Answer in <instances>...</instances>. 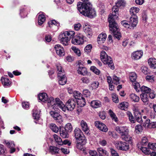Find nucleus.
Returning <instances> with one entry per match:
<instances>
[{"mask_svg":"<svg viewBox=\"0 0 156 156\" xmlns=\"http://www.w3.org/2000/svg\"><path fill=\"white\" fill-rule=\"evenodd\" d=\"M77 9L81 14L89 18H93L96 16V11L92 8L91 3L85 4L82 7H77Z\"/></svg>","mask_w":156,"mask_h":156,"instance_id":"obj_1","label":"nucleus"},{"mask_svg":"<svg viewBox=\"0 0 156 156\" xmlns=\"http://www.w3.org/2000/svg\"><path fill=\"white\" fill-rule=\"evenodd\" d=\"M67 35L69 37V40L72 38L71 42L76 45L82 44L84 42V36L82 34L78 33L76 35L74 36L75 33L73 31H66Z\"/></svg>","mask_w":156,"mask_h":156,"instance_id":"obj_2","label":"nucleus"},{"mask_svg":"<svg viewBox=\"0 0 156 156\" xmlns=\"http://www.w3.org/2000/svg\"><path fill=\"white\" fill-rule=\"evenodd\" d=\"M108 21L110 31L112 32L115 37L119 40L122 37L121 33L119 32V29L118 28L117 23L115 22L113 17H109Z\"/></svg>","mask_w":156,"mask_h":156,"instance_id":"obj_3","label":"nucleus"},{"mask_svg":"<svg viewBox=\"0 0 156 156\" xmlns=\"http://www.w3.org/2000/svg\"><path fill=\"white\" fill-rule=\"evenodd\" d=\"M140 10L139 8L133 7L131 8L130 9V13L132 14L130 17V22L134 26L137 25L138 23V17L136 14L138 13Z\"/></svg>","mask_w":156,"mask_h":156,"instance_id":"obj_4","label":"nucleus"},{"mask_svg":"<svg viewBox=\"0 0 156 156\" xmlns=\"http://www.w3.org/2000/svg\"><path fill=\"white\" fill-rule=\"evenodd\" d=\"M74 132L75 137L77 141L79 140H83L81 141V143L82 144L85 143L87 139L81 130L78 128H76L75 129Z\"/></svg>","mask_w":156,"mask_h":156,"instance_id":"obj_5","label":"nucleus"},{"mask_svg":"<svg viewBox=\"0 0 156 156\" xmlns=\"http://www.w3.org/2000/svg\"><path fill=\"white\" fill-rule=\"evenodd\" d=\"M114 144L116 148L119 150L126 151L129 148V144L125 142L118 140L115 142Z\"/></svg>","mask_w":156,"mask_h":156,"instance_id":"obj_6","label":"nucleus"},{"mask_svg":"<svg viewBox=\"0 0 156 156\" xmlns=\"http://www.w3.org/2000/svg\"><path fill=\"white\" fill-rule=\"evenodd\" d=\"M77 100L76 98H71L69 99L66 103V106L68 110L71 111L75 108L77 104Z\"/></svg>","mask_w":156,"mask_h":156,"instance_id":"obj_7","label":"nucleus"},{"mask_svg":"<svg viewBox=\"0 0 156 156\" xmlns=\"http://www.w3.org/2000/svg\"><path fill=\"white\" fill-rule=\"evenodd\" d=\"M67 35L66 31H65L60 34L58 37L60 41L65 46L68 45V42L70 41L69 37H68Z\"/></svg>","mask_w":156,"mask_h":156,"instance_id":"obj_8","label":"nucleus"},{"mask_svg":"<svg viewBox=\"0 0 156 156\" xmlns=\"http://www.w3.org/2000/svg\"><path fill=\"white\" fill-rule=\"evenodd\" d=\"M133 113L136 121L139 122H142L141 113L137 108L134 107L133 109Z\"/></svg>","mask_w":156,"mask_h":156,"instance_id":"obj_9","label":"nucleus"},{"mask_svg":"<svg viewBox=\"0 0 156 156\" xmlns=\"http://www.w3.org/2000/svg\"><path fill=\"white\" fill-rule=\"evenodd\" d=\"M50 114L57 122L61 123L62 122V116L59 113L53 111H51Z\"/></svg>","mask_w":156,"mask_h":156,"instance_id":"obj_10","label":"nucleus"},{"mask_svg":"<svg viewBox=\"0 0 156 156\" xmlns=\"http://www.w3.org/2000/svg\"><path fill=\"white\" fill-rule=\"evenodd\" d=\"M95 126L100 130L106 132L108 130L107 126L103 123L99 121H96L94 123Z\"/></svg>","mask_w":156,"mask_h":156,"instance_id":"obj_11","label":"nucleus"},{"mask_svg":"<svg viewBox=\"0 0 156 156\" xmlns=\"http://www.w3.org/2000/svg\"><path fill=\"white\" fill-rule=\"evenodd\" d=\"M55 49L57 55L59 56H63L65 54L64 48L59 44H56L54 47Z\"/></svg>","mask_w":156,"mask_h":156,"instance_id":"obj_12","label":"nucleus"},{"mask_svg":"<svg viewBox=\"0 0 156 156\" xmlns=\"http://www.w3.org/2000/svg\"><path fill=\"white\" fill-rule=\"evenodd\" d=\"M60 135L63 138H68L69 137V133L65 129L63 126H61L59 128Z\"/></svg>","mask_w":156,"mask_h":156,"instance_id":"obj_13","label":"nucleus"},{"mask_svg":"<svg viewBox=\"0 0 156 156\" xmlns=\"http://www.w3.org/2000/svg\"><path fill=\"white\" fill-rule=\"evenodd\" d=\"M52 106L58 107L62 109L63 111H65L64 108V105L59 98H55V102L54 104H53Z\"/></svg>","mask_w":156,"mask_h":156,"instance_id":"obj_14","label":"nucleus"},{"mask_svg":"<svg viewBox=\"0 0 156 156\" xmlns=\"http://www.w3.org/2000/svg\"><path fill=\"white\" fill-rule=\"evenodd\" d=\"M1 81L3 86L5 87H9L12 83L9 79L7 78L2 77L1 79Z\"/></svg>","mask_w":156,"mask_h":156,"instance_id":"obj_15","label":"nucleus"},{"mask_svg":"<svg viewBox=\"0 0 156 156\" xmlns=\"http://www.w3.org/2000/svg\"><path fill=\"white\" fill-rule=\"evenodd\" d=\"M115 129L118 133L121 134V136L128 133V130L123 126H117Z\"/></svg>","mask_w":156,"mask_h":156,"instance_id":"obj_16","label":"nucleus"},{"mask_svg":"<svg viewBox=\"0 0 156 156\" xmlns=\"http://www.w3.org/2000/svg\"><path fill=\"white\" fill-rule=\"evenodd\" d=\"M143 54V52L141 51H137L133 52L132 54V58L135 60H138L140 58Z\"/></svg>","mask_w":156,"mask_h":156,"instance_id":"obj_17","label":"nucleus"},{"mask_svg":"<svg viewBox=\"0 0 156 156\" xmlns=\"http://www.w3.org/2000/svg\"><path fill=\"white\" fill-rule=\"evenodd\" d=\"M148 63L151 68L156 69V59L151 58L148 59Z\"/></svg>","mask_w":156,"mask_h":156,"instance_id":"obj_18","label":"nucleus"},{"mask_svg":"<svg viewBox=\"0 0 156 156\" xmlns=\"http://www.w3.org/2000/svg\"><path fill=\"white\" fill-rule=\"evenodd\" d=\"M81 126L82 130L87 134L90 135V134L89 133L90 130L87 126L86 122L83 120H82L81 122Z\"/></svg>","mask_w":156,"mask_h":156,"instance_id":"obj_19","label":"nucleus"},{"mask_svg":"<svg viewBox=\"0 0 156 156\" xmlns=\"http://www.w3.org/2000/svg\"><path fill=\"white\" fill-rule=\"evenodd\" d=\"M121 23L122 26L125 27L127 28H130V27H133V28L136 27L137 25H136L135 26H134L132 24V23L130 22V18L129 20V21L126 20H123L121 22Z\"/></svg>","mask_w":156,"mask_h":156,"instance_id":"obj_20","label":"nucleus"},{"mask_svg":"<svg viewBox=\"0 0 156 156\" xmlns=\"http://www.w3.org/2000/svg\"><path fill=\"white\" fill-rule=\"evenodd\" d=\"M58 77H59V80L58 81L59 84L61 85H65L66 83L67 79L65 74L62 73L61 75H58Z\"/></svg>","mask_w":156,"mask_h":156,"instance_id":"obj_21","label":"nucleus"},{"mask_svg":"<svg viewBox=\"0 0 156 156\" xmlns=\"http://www.w3.org/2000/svg\"><path fill=\"white\" fill-rule=\"evenodd\" d=\"M76 98L77 99H76L77 100L76 103L77 105L81 107H83L85 105V100L83 96L79 98H78L77 97Z\"/></svg>","mask_w":156,"mask_h":156,"instance_id":"obj_22","label":"nucleus"},{"mask_svg":"<svg viewBox=\"0 0 156 156\" xmlns=\"http://www.w3.org/2000/svg\"><path fill=\"white\" fill-rule=\"evenodd\" d=\"M39 100L44 103L47 102V100L48 98V96L45 93L40 94L38 96Z\"/></svg>","mask_w":156,"mask_h":156,"instance_id":"obj_23","label":"nucleus"},{"mask_svg":"<svg viewBox=\"0 0 156 156\" xmlns=\"http://www.w3.org/2000/svg\"><path fill=\"white\" fill-rule=\"evenodd\" d=\"M54 26H56L58 27L60 26V23L59 22L54 20H50L48 23V26H47V27H49L50 28H51Z\"/></svg>","mask_w":156,"mask_h":156,"instance_id":"obj_24","label":"nucleus"},{"mask_svg":"<svg viewBox=\"0 0 156 156\" xmlns=\"http://www.w3.org/2000/svg\"><path fill=\"white\" fill-rule=\"evenodd\" d=\"M106 37L107 35L106 34L103 33L100 34L98 35L97 39V41L98 43H101V42H99V41L100 42L101 41L103 43L106 40Z\"/></svg>","mask_w":156,"mask_h":156,"instance_id":"obj_25","label":"nucleus"},{"mask_svg":"<svg viewBox=\"0 0 156 156\" xmlns=\"http://www.w3.org/2000/svg\"><path fill=\"white\" fill-rule=\"evenodd\" d=\"M83 30L88 37L90 38L92 36L93 33L91 28L86 27H84L83 28Z\"/></svg>","mask_w":156,"mask_h":156,"instance_id":"obj_26","label":"nucleus"},{"mask_svg":"<svg viewBox=\"0 0 156 156\" xmlns=\"http://www.w3.org/2000/svg\"><path fill=\"white\" fill-rule=\"evenodd\" d=\"M78 73L79 74H81L83 75H86L87 73V69L86 68L79 66L78 67Z\"/></svg>","mask_w":156,"mask_h":156,"instance_id":"obj_27","label":"nucleus"},{"mask_svg":"<svg viewBox=\"0 0 156 156\" xmlns=\"http://www.w3.org/2000/svg\"><path fill=\"white\" fill-rule=\"evenodd\" d=\"M90 105L94 108H97L101 106V104L99 101L93 100L90 102Z\"/></svg>","mask_w":156,"mask_h":156,"instance_id":"obj_28","label":"nucleus"},{"mask_svg":"<svg viewBox=\"0 0 156 156\" xmlns=\"http://www.w3.org/2000/svg\"><path fill=\"white\" fill-rule=\"evenodd\" d=\"M59 150L58 148L55 146H51L49 147V151L52 154H58Z\"/></svg>","mask_w":156,"mask_h":156,"instance_id":"obj_29","label":"nucleus"},{"mask_svg":"<svg viewBox=\"0 0 156 156\" xmlns=\"http://www.w3.org/2000/svg\"><path fill=\"white\" fill-rule=\"evenodd\" d=\"M46 18L43 14L39 15L38 18V24L39 25H41L45 21Z\"/></svg>","mask_w":156,"mask_h":156,"instance_id":"obj_30","label":"nucleus"},{"mask_svg":"<svg viewBox=\"0 0 156 156\" xmlns=\"http://www.w3.org/2000/svg\"><path fill=\"white\" fill-rule=\"evenodd\" d=\"M82 141L83 140H80L77 141L76 147L77 148L79 149L81 151H84V149L83 148V146L86 144L87 142V140H86V142L84 144H82L81 143V141Z\"/></svg>","mask_w":156,"mask_h":156,"instance_id":"obj_31","label":"nucleus"},{"mask_svg":"<svg viewBox=\"0 0 156 156\" xmlns=\"http://www.w3.org/2000/svg\"><path fill=\"white\" fill-rule=\"evenodd\" d=\"M100 56L102 61L105 64L106 63H107V62L105 60H106V58H104V57H106L107 58V59H108V56L107 55L105 51H102L101 53Z\"/></svg>","mask_w":156,"mask_h":156,"instance_id":"obj_32","label":"nucleus"},{"mask_svg":"<svg viewBox=\"0 0 156 156\" xmlns=\"http://www.w3.org/2000/svg\"><path fill=\"white\" fill-rule=\"evenodd\" d=\"M140 98L141 100L144 103H147L148 101V94L145 93H142L141 94Z\"/></svg>","mask_w":156,"mask_h":156,"instance_id":"obj_33","label":"nucleus"},{"mask_svg":"<svg viewBox=\"0 0 156 156\" xmlns=\"http://www.w3.org/2000/svg\"><path fill=\"white\" fill-rule=\"evenodd\" d=\"M138 147L140 148L142 152L145 155H148L151 153V151L149 150V148H147L146 147H142L141 146H140H140H138Z\"/></svg>","mask_w":156,"mask_h":156,"instance_id":"obj_34","label":"nucleus"},{"mask_svg":"<svg viewBox=\"0 0 156 156\" xmlns=\"http://www.w3.org/2000/svg\"><path fill=\"white\" fill-rule=\"evenodd\" d=\"M115 4L119 8L122 9L125 6L126 2L124 0H118Z\"/></svg>","mask_w":156,"mask_h":156,"instance_id":"obj_35","label":"nucleus"},{"mask_svg":"<svg viewBox=\"0 0 156 156\" xmlns=\"http://www.w3.org/2000/svg\"><path fill=\"white\" fill-rule=\"evenodd\" d=\"M129 103L126 101H124L120 103L119 105V108L122 110H125L129 106Z\"/></svg>","mask_w":156,"mask_h":156,"instance_id":"obj_36","label":"nucleus"},{"mask_svg":"<svg viewBox=\"0 0 156 156\" xmlns=\"http://www.w3.org/2000/svg\"><path fill=\"white\" fill-rule=\"evenodd\" d=\"M97 151L99 156H105L107 151L101 147L98 148Z\"/></svg>","mask_w":156,"mask_h":156,"instance_id":"obj_37","label":"nucleus"},{"mask_svg":"<svg viewBox=\"0 0 156 156\" xmlns=\"http://www.w3.org/2000/svg\"><path fill=\"white\" fill-rule=\"evenodd\" d=\"M129 96L132 101L134 102H138L140 100L139 97L135 94H130Z\"/></svg>","mask_w":156,"mask_h":156,"instance_id":"obj_38","label":"nucleus"},{"mask_svg":"<svg viewBox=\"0 0 156 156\" xmlns=\"http://www.w3.org/2000/svg\"><path fill=\"white\" fill-rule=\"evenodd\" d=\"M140 91L142 92V93H145L147 94L151 91V89L147 87L143 86L141 87Z\"/></svg>","mask_w":156,"mask_h":156,"instance_id":"obj_39","label":"nucleus"},{"mask_svg":"<svg viewBox=\"0 0 156 156\" xmlns=\"http://www.w3.org/2000/svg\"><path fill=\"white\" fill-rule=\"evenodd\" d=\"M127 115L129 117V120L131 123H134L136 122V120L131 112H128Z\"/></svg>","mask_w":156,"mask_h":156,"instance_id":"obj_40","label":"nucleus"},{"mask_svg":"<svg viewBox=\"0 0 156 156\" xmlns=\"http://www.w3.org/2000/svg\"><path fill=\"white\" fill-rule=\"evenodd\" d=\"M82 2H79L77 5V7H81L83 6L85 4H87L88 3H91L89 1L90 0H81Z\"/></svg>","mask_w":156,"mask_h":156,"instance_id":"obj_41","label":"nucleus"},{"mask_svg":"<svg viewBox=\"0 0 156 156\" xmlns=\"http://www.w3.org/2000/svg\"><path fill=\"white\" fill-rule=\"evenodd\" d=\"M33 116L34 120H38L40 118V114L38 111L37 110H34L33 113Z\"/></svg>","mask_w":156,"mask_h":156,"instance_id":"obj_42","label":"nucleus"},{"mask_svg":"<svg viewBox=\"0 0 156 156\" xmlns=\"http://www.w3.org/2000/svg\"><path fill=\"white\" fill-rule=\"evenodd\" d=\"M64 127L65 129L69 133H71L73 130L72 125L70 123H67Z\"/></svg>","mask_w":156,"mask_h":156,"instance_id":"obj_43","label":"nucleus"},{"mask_svg":"<svg viewBox=\"0 0 156 156\" xmlns=\"http://www.w3.org/2000/svg\"><path fill=\"white\" fill-rule=\"evenodd\" d=\"M53 136L55 141L58 145H62V140L61 138L56 134H54Z\"/></svg>","mask_w":156,"mask_h":156,"instance_id":"obj_44","label":"nucleus"},{"mask_svg":"<svg viewBox=\"0 0 156 156\" xmlns=\"http://www.w3.org/2000/svg\"><path fill=\"white\" fill-rule=\"evenodd\" d=\"M56 67L58 73V75H62V73L65 74L64 70L62 69V67L60 64L56 65Z\"/></svg>","mask_w":156,"mask_h":156,"instance_id":"obj_45","label":"nucleus"},{"mask_svg":"<svg viewBox=\"0 0 156 156\" xmlns=\"http://www.w3.org/2000/svg\"><path fill=\"white\" fill-rule=\"evenodd\" d=\"M119 8L116 5L113 7L112 9L113 11V16H117L116 14H118Z\"/></svg>","mask_w":156,"mask_h":156,"instance_id":"obj_46","label":"nucleus"},{"mask_svg":"<svg viewBox=\"0 0 156 156\" xmlns=\"http://www.w3.org/2000/svg\"><path fill=\"white\" fill-rule=\"evenodd\" d=\"M137 77L136 74L134 73H130L129 76L130 80L132 82H135Z\"/></svg>","mask_w":156,"mask_h":156,"instance_id":"obj_47","label":"nucleus"},{"mask_svg":"<svg viewBox=\"0 0 156 156\" xmlns=\"http://www.w3.org/2000/svg\"><path fill=\"white\" fill-rule=\"evenodd\" d=\"M134 88L136 90L137 92L140 91L141 89L140 83L136 81L133 84Z\"/></svg>","mask_w":156,"mask_h":156,"instance_id":"obj_48","label":"nucleus"},{"mask_svg":"<svg viewBox=\"0 0 156 156\" xmlns=\"http://www.w3.org/2000/svg\"><path fill=\"white\" fill-rule=\"evenodd\" d=\"M107 64H108L109 67L111 69L113 70L115 69V66L112 58H110V60H109V61L107 62Z\"/></svg>","mask_w":156,"mask_h":156,"instance_id":"obj_49","label":"nucleus"},{"mask_svg":"<svg viewBox=\"0 0 156 156\" xmlns=\"http://www.w3.org/2000/svg\"><path fill=\"white\" fill-rule=\"evenodd\" d=\"M90 69L95 74L97 75H99L100 73V70L97 69L94 66H91L90 68Z\"/></svg>","mask_w":156,"mask_h":156,"instance_id":"obj_50","label":"nucleus"},{"mask_svg":"<svg viewBox=\"0 0 156 156\" xmlns=\"http://www.w3.org/2000/svg\"><path fill=\"white\" fill-rule=\"evenodd\" d=\"M3 143L5 144L9 148L11 147H14L15 146V145L13 142H10L7 140H5Z\"/></svg>","mask_w":156,"mask_h":156,"instance_id":"obj_51","label":"nucleus"},{"mask_svg":"<svg viewBox=\"0 0 156 156\" xmlns=\"http://www.w3.org/2000/svg\"><path fill=\"white\" fill-rule=\"evenodd\" d=\"M121 138L122 140L126 141H130L132 138V137L128 135V134L122 136Z\"/></svg>","mask_w":156,"mask_h":156,"instance_id":"obj_52","label":"nucleus"},{"mask_svg":"<svg viewBox=\"0 0 156 156\" xmlns=\"http://www.w3.org/2000/svg\"><path fill=\"white\" fill-rule=\"evenodd\" d=\"M50 128L52 131L55 133L58 132L59 129L58 127L55 124H52L50 126Z\"/></svg>","mask_w":156,"mask_h":156,"instance_id":"obj_53","label":"nucleus"},{"mask_svg":"<svg viewBox=\"0 0 156 156\" xmlns=\"http://www.w3.org/2000/svg\"><path fill=\"white\" fill-rule=\"evenodd\" d=\"M83 97L89 98L90 96V92L88 90H84L83 91Z\"/></svg>","mask_w":156,"mask_h":156,"instance_id":"obj_54","label":"nucleus"},{"mask_svg":"<svg viewBox=\"0 0 156 156\" xmlns=\"http://www.w3.org/2000/svg\"><path fill=\"white\" fill-rule=\"evenodd\" d=\"M148 146L149 149H150L153 151H156V143H150L148 144Z\"/></svg>","mask_w":156,"mask_h":156,"instance_id":"obj_55","label":"nucleus"},{"mask_svg":"<svg viewBox=\"0 0 156 156\" xmlns=\"http://www.w3.org/2000/svg\"><path fill=\"white\" fill-rule=\"evenodd\" d=\"M148 142V140L146 137H144L142 139V141L140 143V144L143 146H146Z\"/></svg>","mask_w":156,"mask_h":156,"instance_id":"obj_56","label":"nucleus"},{"mask_svg":"<svg viewBox=\"0 0 156 156\" xmlns=\"http://www.w3.org/2000/svg\"><path fill=\"white\" fill-rule=\"evenodd\" d=\"M83 95L82 94L81 95L80 93L78 91H75L73 93V96L74 97L73 98H76V99H77V97L78 98H80Z\"/></svg>","mask_w":156,"mask_h":156,"instance_id":"obj_57","label":"nucleus"},{"mask_svg":"<svg viewBox=\"0 0 156 156\" xmlns=\"http://www.w3.org/2000/svg\"><path fill=\"white\" fill-rule=\"evenodd\" d=\"M72 49L73 51L77 55L79 56H80L81 53L80 49L74 47H72Z\"/></svg>","mask_w":156,"mask_h":156,"instance_id":"obj_58","label":"nucleus"},{"mask_svg":"<svg viewBox=\"0 0 156 156\" xmlns=\"http://www.w3.org/2000/svg\"><path fill=\"white\" fill-rule=\"evenodd\" d=\"M112 100L114 102L116 103H118L119 102V100L117 95L115 93L112 94Z\"/></svg>","mask_w":156,"mask_h":156,"instance_id":"obj_59","label":"nucleus"},{"mask_svg":"<svg viewBox=\"0 0 156 156\" xmlns=\"http://www.w3.org/2000/svg\"><path fill=\"white\" fill-rule=\"evenodd\" d=\"M92 45L91 44L87 45L85 48V51L88 53H90L91 52V50L92 48Z\"/></svg>","mask_w":156,"mask_h":156,"instance_id":"obj_60","label":"nucleus"},{"mask_svg":"<svg viewBox=\"0 0 156 156\" xmlns=\"http://www.w3.org/2000/svg\"><path fill=\"white\" fill-rule=\"evenodd\" d=\"M142 72L145 75H147L149 73V70H148L147 67L145 66H142L141 68Z\"/></svg>","mask_w":156,"mask_h":156,"instance_id":"obj_61","label":"nucleus"},{"mask_svg":"<svg viewBox=\"0 0 156 156\" xmlns=\"http://www.w3.org/2000/svg\"><path fill=\"white\" fill-rule=\"evenodd\" d=\"M106 113L105 111L100 112L99 115L100 117L102 120H104L106 118Z\"/></svg>","mask_w":156,"mask_h":156,"instance_id":"obj_62","label":"nucleus"},{"mask_svg":"<svg viewBox=\"0 0 156 156\" xmlns=\"http://www.w3.org/2000/svg\"><path fill=\"white\" fill-rule=\"evenodd\" d=\"M47 102L48 103L50 104V105H51L52 106L53 104H54L55 102L54 100L53 97H50L49 98L48 97V98H47Z\"/></svg>","mask_w":156,"mask_h":156,"instance_id":"obj_63","label":"nucleus"},{"mask_svg":"<svg viewBox=\"0 0 156 156\" xmlns=\"http://www.w3.org/2000/svg\"><path fill=\"white\" fill-rule=\"evenodd\" d=\"M22 106L24 108L27 109L29 108V104L27 102L24 101L22 103Z\"/></svg>","mask_w":156,"mask_h":156,"instance_id":"obj_64","label":"nucleus"}]
</instances>
